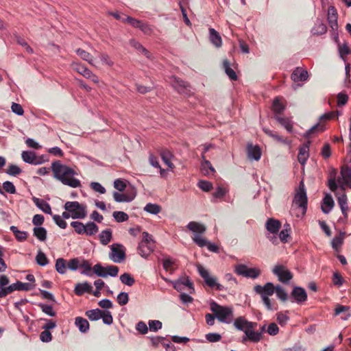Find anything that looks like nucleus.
<instances>
[{
	"label": "nucleus",
	"instance_id": "nucleus-44",
	"mask_svg": "<svg viewBox=\"0 0 351 351\" xmlns=\"http://www.w3.org/2000/svg\"><path fill=\"white\" fill-rule=\"evenodd\" d=\"M144 210L153 215H157L161 211V207L156 204L148 203L144 208Z\"/></svg>",
	"mask_w": 351,
	"mask_h": 351
},
{
	"label": "nucleus",
	"instance_id": "nucleus-16",
	"mask_svg": "<svg viewBox=\"0 0 351 351\" xmlns=\"http://www.w3.org/2000/svg\"><path fill=\"white\" fill-rule=\"evenodd\" d=\"M192 239L194 241V243H196L200 247L206 246L208 250H210V252H218V247L216 245L208 242L206 240V239L204 238L203 236L197 235L195 236V237H192Z\"/></svg>",
	"mask_w": 351,
	"mask_h": 351
},
{
	"label": "nucleus",
	"instance_id": "nucleus-24",
	"mask_svg": "<svg viewBox=\"0 0 351 351\" xmlns=\"http://www.w3.org/2000/svg\"><path fill=\"white\" fill-rule=\"evenodd\" d=\"M93 291V287L90 284L87 282L83 283H77L74 289V292L77 295H82L85 292L91 293Z\"/></svg>",
	"mask_w": 351,
	"mask_h": 351
},
{
	"label": "nucleus",
	"instance_id": "nucleus-21",
	"mask_svg": "<svg viewBox=\"0 0 351 351\" xmlns=\"http://www.w3.org/2000/svg\"><path fill=\"white\" fill-rule=\"evenodd\" d=\"M136 193L134 192L125 193H113V198L117 202H130L134 199Z\"/></svg>",
	"mask_w": 351,
	"mask_h": 351
},
{
	"label": "nucleus",
	"instance_id": "nucleus-56",
	"mask_svg": "<svg viewBox=\"0 0 351 351\" xmlns=\"http://www.w3.org/2000/svg\"><path fill=\"white\" fill-rule=\"evenodd\" d=\"M112 216L117 222H123L128 219V215L123 211H114Z\"/></svg>",
	"mask_w": 351,
	"mask_h": 351
},
{
	"label": "nucleus",
	"instance_id": "nucleus-10",
	"mask_svg": "<svg viewBox=\"0 0 351 351\" xmlns=\"http://www.w3.org/2000/svg\"><path fill=\"white\" fill-rule=\"evenodd\" d=\"M272 272L278 277V280L284 284H287L293 278L291 272L282 265H275Z\"/></svg>",
	"mask_w": 351,
	"mask_h": 351
},
{
	"label": "nucleus",
	"instance_id": "nucleus-4",
	"mask_svg": "<svg viewBox=\"0 0 351 351\" xmlns=\"http://www.w3.org/2000/svg\"><path fill=\"white\" fill-rule=\"evenodd\" d=\"M210 308L220 322L230 324L232 322L234 314L232 306H221L213 301L210 304Z\"/></svg>",
	"mask_w": 351,
	"mask_h": 351
},
{
	"label": "nucleus",
	"instance_id": "nucleus-1",
	"mask_svg": "<svg viewBox=\"0 0 351 351\" xmlns=\"http://www.w3.org/2000/svg\"><path fill=\"white\" fill-rule=\"evenodd\" d=\"M254 290L257 294L261 295L264 305L269 311H275L276 309L269 298L274 292H276V296L282 302H285L288 299V294L285 289L280 285L275 287L271 282H267L264 286L256 285L254 287Z\"/></svg>",
	"mask_w": 351,
	"mask_h": 351
},
{
	"label": "nucleus",
	"instance_id": "nucleus-23",
	"mask_svg": "<svg viewBox=\"0 0 351 351\" xmlns=\"http://www.w3.org/2000/svg\"><path fill=\"white\" fill-rule=\"evenodd\" d=\"M310 143V141H307L302 147H300L299 149L298 160L302 165H304L306 163V160L309 156L308 152Z\"/></svg>",
	"mask_w": 351,
	"mask_h": 351
},
{
	"label": "nucleus",
	"instance_id": "nucleus-5",
	"mask_svg": "<svg viewBox=\"0 0 351 351\" xmlns=\"http://www.w3.org/2000/svg\"><path fill=\"white\" fill-rule=\"evenodd\" d=\"M64 208L70 212L73 219H84L87 215L86 206L78 202H66Z\"/></svg>",
	"mask_w": 351,
	"mask_h": 351
},
{
	"label": "nucleus",
	"instance_id": "nucleus-17",
	"mask_svg": "<svg viewBox=\"0 0 351 351\" xmlns=\"http://www.w3.org/2000/svg\"><path fill=\"white\" fill-rule=\"evenodd\" d=\"M23 160L28 164L38 165L43 162L41 158H37L35 153L31 151H23L21 154Z\"/></svg>",
	"mask_w": 351,
	"mask_h": 351
},
{
	"label": "nucleus",
	"instance_id": "nucleus-34",
	"mask_svg": "<svg viewBox=\"0 0 351 351\" xmlns=\"http://www.w3.org/2000/svg\"><path fill=\"white\" fill-rule=\"evenodd\" d=\"M75 325L78 327L79 330L82 332H86L89 329V323L88 322L81 317H77L75 318Z\"/></svg>",
	"mask_w": 351,
	"mask_h": 351
},
{
	"label": "nucleus",
	"instance_id": "nucleus-2",
	"mask_svg": "<svg viewBox=\"0 0 351 351\" xmlns=\"http://www.w3.org/2000/svg\"><path fill=\"white\" fill-rule=\"evenodd\" d=\"M51 170L53 177L60 180L63 184L76 188L80 186V181L73 176L76 172L72 168L62 165L60 161H55L51 164Z\"/></svg>",
	"mask_w": 351,
	"mask_h": 351
},
{
	"label": "nucleus",
	"instance_id": "nucleus-48",
	"mask_svg": "<svg viewBox=\"0 0 351 351\" xmlns=\"http://www.w3.org/2000/svg\"><path fill=\"white\" fill-rule=\"evenodd\" d=\"M36 261L37 264L40 266H45L49 263V260L45 254L40 250L38 252V254L36 256Z\"/></svg>",
	"mask_w": 351,
	"mask_h": 351
},
{
	"label": "nucleus",
	"instance_id": "nucleus-45",
	"mask_svg": "<svg viewBox=\"0 0 351 351\" xmlns=\"http://www.w3.org/2000/svg\"><path fill=\"white\" fill-rule=\"evenodd\" d=\"M350 307L347 306H341V305H337L335 310V313L336 315H338L342 313H345V315L343 316L341 318L343 319L346 320L348 317H350V313H349Z\"/></svg>",
	"mask_w": 351,
	"mask_h": 351
},
{
	"label": "nucleus",
	"instance_id": "nucleus-27",
	"mask_svg": "<svg viewBox=\"0 0 351 351\" xmlns=\"http://www.w3.org/2000/svg\"><path fill=\"white\" fill-rule=\"evenodd\" d=\"M308 77V72L300 68H297L291 74V79L294 82L305 81Z\"/></svg>",
	"mask_w": 351,
	"mask_h": 351
},
{
	"label": "nucleus",
	"instance_id": "nucleus-40",
	"mask_svg": "<svg viewBox=\"0 0 351 351\" xmlns=\"http://www.w3.org/2000/svg\"><path fill=\"white\" fill-rule=\"evenodd\" d=\"M66 269H67L66 261L62 258H58L56 262V271L60 274H64L66 273Z\"/></svg>",
	"mask_w": 351,
	"mask_h": 351
},
{
	"label": "nucleus",
	"instance_id": "nucleus-63",
	"mask_svg": "<svg viewBox=\"0 0 351 351\" xmlns=\"http://www.w3.org/2000/svg\"><path fill=\"white\" fill-rule=\"evenodd\" d=\"M105 324L110 325L113 322V318L110 311H102V317H101Z\"/></svg>",
	"mask_w": 351,
	"mask_h": 351
},
{
	"label": "nucleus",
	"instance_id": "nucleus-6",
	"mask_svg": "<svg viewBox=\"0 0 351 351\" xmlns=\"http://www.w3.org/2000/svg\"><path fill=\"white\" fill-rule=\"evenodd\" d=\"M154 249V242L152 237L147 232H143V239L139 243L138 251L139 254L144 258H147Z\"/></svg>",
	"mask_w": 351,
	"mask_h": 351
},
{
	"label": "nucleus",
	"instance_id": "nucleus-52",
	"mask_svg": "<svg viewBox=\"0 0 351 351\" xmlns=\"http://www.w3.org/2000/svg\"><path fill=\"white\" fill-rule=\"evenodd\" d=\"M326 26L322 23H319L312 29V33L315 35H322L326 33Z\"/></svg>",
	"mask_w": 351,
	"mask_h": 351
},
{
	"label": "nucleus",
	"instance_id": "nucleus-43",
	"mask_svg": "<svg viewBox=\"0 0 351 351\" xmlns=\"http://www.w3.org/2000/svg\"><path fill=\"white\" fill-rule=\"evenodd\" d=\"M34 235L40 241H44L47 238V230L43 227H35L33 230Z\"/></svg>",
	"mask_w": 351,
	"mask_h": 351
},
{
	"label": "nucleus",
	"instance_id": "nucleus-42",
	"mask_svg": "<svg viewBox=\"0 0 351 351\" xmlns=\"http://www.w3.org/2000/svg\"><path fill=\"white\" fill-rule=\"evenodd\" d=\"M76 53L84 60L87 61L89 64L93 66H95L93 63V58L92 55L82 49H77L76 50Z\"/></svg>",
	"mask_w": 351,
	"mask_h": 351
},
{
	"label": "nucleus",
	"instance_id": "nucleus-13",
	"mask_svg": "<svg viewBox=\"0 0 351 351\" xmlns=\"http://www.w3.org/2000/svg\"><path fill=\"white\" fill-rule=\"evenodd\" d=\"M72 67L78 73L81 74L84 77L90 80L95 84L99 83L98 77L96 75H95L90 70L86 68L85 66L80 63L73 62L72 64Z\"/></svg>",
	"mask_w": 351,
	"mask_h": 351
},
{
	"label": "nucleus",
	"instance_id": "nucleus-55",
	"mask_svg": "<svg viewBox=\"0 0 351 351\" xmlns=\"http://www.w3.org/2000/svg\"><path fill=\"white\" fill-rule=\"evenodd\" d=\"M71 226L75 229V231L79 234H84V232H86L85 225H84L80 221H72L71 223Z\"/></svg>",
	"mask_w": 351,
	"mask_h": 351
},
{
	"label": "nucleus",
	"instance_id": "nucleus-9",
	"mask_svg": "<svg viewBox=\"0 0 351 351\" xmlns=\"http://www.w3.org/2000/svg\"><path fill=\"white\" fill-rule=\"evenodd\" d=\"M109 258L114 262L120 263L125 259V249L120 243H113L110 245Z\"/></svg>",
	"mask_w": 351,
	"mask_h": 351
},
{
	"label": "nucleus",
	"instance_id": "nucleus-29",
	"mask_svg": "<svg viewBox=\"0 0 351 351\" xmlns=\"http://www.w3.org/2000/svg\"><path fill=\"white\" fill-rule=\"evenodd\" d=\"M210 40L216 47H220L222 45L221 37L219 34L213 28L209 29Z\"/></svg>",
	"mask_w": 351,
	"mask_h": 351
},
{
	"label": "nucleus",
	"instance_id": "nucleus-57",
	"mask_svg": "<svg viewBox=\"0 0 351 351\" xmlns=\"http://www.w3.org/2000/svg\"><path fill=\"white\" fill-rule=\"evenodd\" d=\"M122 22L123 23H128L130 25H131L132 27L138 28L142 21L136 19L134 18H132L131 16H127L125 19H122Z\"/></svg>",
	"mask_w": 351,
	"mask_h": 351
},
{
	"label": "nucleus",
	"instance_id": "nucleus-26",
	"mask_svg": "<svg viewBox=\"0 0 351 351\" xmlns=\"http://www.w3.org/2000/svg\"><path fill=\"white\" fill-rule=\"evenodd\" d=\"M337 202L338 204L339 205L341 213L343 215L344 217L347 218L348 210V198L344 193L337 196Z\"/></svg>",
	"mask_w": 351,
	"mask_h": 351
},
{
	"label": "nucleus",
	"instance_id": "nucleus-19",
	"mask_svg": "<svg viewBox=\"0 0 351 351\" xmlns=\"http://www.w3.org/2000/svg\"><path fill=\"white\" fill-rule=\"evenodd\" d=\"M291 295L298 303L304 302L307 299V294L306 291L300 287H295L293 288L291 292Z\"/></svg>",
	"mask_w": 351,
	"mask_h": 351
},
{
	"label": "nucleus",
	"instance_id": "nucleus-20",
	"mask_svg": "<svg viewBox=\"0 0 351 351\" xmlns=\"http://www.w3.org/2000/svg\"><path fill=\"white\" fill-rule=\"evenodd\" d=\"M281 227L280 221L270 218L265 223V228L269 234H276L278 232Z\"/></svg>",
	"mask_w": 351,
	"mask_h": 351
},
{
	"label": "nucleus",
	"instance_id": "nucleus-32",
	"mask_svg": "<svg viewBox=\"0 0 351 351\" xmlns=\"http://www.w3.org/2000/svg\"><path fill=\"white\" fill-rule=\"evenodd\" d=\"M264 132L268 135L269 136L274 138L275 141L282 143L283 144H289L290 142L288 141L287 138H285L282 136H280L278 133L268 129V128H263Z\"/></svg>",
	"mask_w": 351,
	"mask_h": 351
},
{
	"label": "nucleus",
	"instance_id": "nucleus-33",
	"mask_svg": "<svg viewBox=\"0 0 351 351\" xmlns=\"http://www.w3.org/2000/svg\"><path fill=\"white\" fill-rule=\"evenodd\" d=\"M160 156L163 162L171 169L174 167L173 164L171 162V158L173 157L172 154L167 149H161L160 152Z\"/></svg>",
	"mask_w": 351,
	"mask_h": 351
},
{
	"label": "nucleus",
	"instance_id": "nucleus-35",
	"mask_svg": "<svg viewBox=\"0 0 351 351\" xmlns=\"http://www.w3.org/2000/svg\"><path fill=\"white\" fill-rule=\"evenodd\" d=\"M275 119L282 125L289 132H292L293 125L291 121L285 117H281L278 114H276L274 117Z\"/></svg>",
	"mask_w": 351,
	"mask_h": 351
},
{
	"label": "nucleus",
	"instance_id": "nucleus-51",
	"mask_svg": "<svg viewBox=\"0 0 351 351\" xmlns=\"http://www.w3.org/2000/svg\"><path fill=\"white\" fill-rule=\"evenodd\" d=\"M84 269V271H82V274L86 275L88 276H91V264L86 260H82L80 263V267Z\"/></svg>",
	"mask_w": 351,
	"mask_h": 351
},
{
	"label": "nucleus",
	"instance_id": "nucleus-37",
	"mask_svg": "<svg viewBox=\"0 0 351 351\" xmlns=\"http://www.w3.org/2000/svg\"><path fill=\"white\" fill-rule=\"evenodd\" d=\"M99 237L101 243L106 245L109 243L112 239V230L110 229L103 230L101 232Z\"/></svg>",
	"mask_w": 351,
	"mask_h": 351
},
{
	"label": "nucleus",
	"instance_id": "nucleus-22",
	"mask_svg": "<svg viewBox=\"0 0 351 351\" xmlns=\"http://www.w3.org/2000/svg\"><path fill=\"white\" fill-rule=\"evenodd\" d=\"M247 156L250 159L259 160L261 157V151L258 145L248 143L247 145Z\"/></svg>",
	"mask_w": 351,
	"mask_h": 351
},
{
	"label": "nucleus",
	"instance_id": "nucleus-8",
	"mask_svg": "<svg viewBox=\"0 0 351 351\" xmlns=\"http://www.w3.org/2000/svg\"><path fill=\"white\" fill-rule=\"evenodd\" d=\"M34 287V285L30 283H25L21 281H17L6 288L0 289V298H4L8 294L11 293L14 291H29Z\"/></svg>",
	"mask_w": 351,
	"mask_h": 351
},
{
	"label": "nucleus",
	"instance_id": "nucleus-28",
	"mask_svg": "<svg viewBox=\"0 0 351 351\" xmlns=\"http://www.w3.org/2000/svg\"><path fill=\"white\" fill-rule=\"evenodd\" d=\"M334 201L330 195H326L323 199V204L322 205V212L328 214L330 212L334 206Z\"/></svg>",
	"mask_w": 351,
	"mask_h": 351
},
{
	"label": "nucleus",
	"instance_id": "nucleus-54",
	"mask_svg": "<svg viewBox=\"0 0 351 351\" xmlns=\"http://www.w3.org/2000/svg\"><path fill=\"white\" fill-rule=\"evenodd\" d=\"M38 306L41 308L42 311L45 314L54 317L56 315V313L53 311V308L50 305L45 304L43 303H40Z\"/></svg>",
	"mask_w": 351,
	"mask_h": 351
},
{
	"label": "nucleus",
	"instance_id": "nucleus-36",
	"mask_svg": "<svg viewBox=\"0 0 351 351\" xmlns=\"http://www.w3.org/2000/svg\"><path fill=\"white\" fill-rule=\"evenodd\" d=\"M130 45L138 51L140 53L145 55L147 58H150V53L149 51L145 49L140 43L136 41V40H131L130 41Z\"/></svg>",
	"mask_w": 351,
	"mask_h": 351
},
{
	"label": "nucleus",
	"instance_id": "nucleus-64",
	"mask_svg": "<svg viewBox=\"0 0 351 351\" xmlns=\"http://www.w3.org/2000/svg\"><path fill=\"white\" fill-rule=\"evenodd\" d=\"M3 188L6 192L10 194H14L16 193V188L14 185L10 181L4 182L3 184Z\"/></svg>",
	"mask_w": 351,
	"mask_h": 351
},
{
	"label": "nucleus",
	"instance_id": "nucleus-39",
	"mask_svg": "<svg viewBox=\"0 0 351 351\" xmlns=\"http://www.w3.org/2000/svg\"><path fill=\"white\" fill-rule=\"evenodd\" d=\"M10 230L12 232V233L14 234L16 239L19 241H23L26 240L27 237V232L25 231H21L18 230L17 227L14 226H12L10 228Z\"/></svg>",
	"mask_w": 351,
	"mask_h": 351
},
{
	"label": "nucleus",
	"instance_id": "nucleus-58",
	"mask_svg": "<svg viewBox=\"0 0 351 351\" xmlns=\"http://www.w3.org/2000/svg\"><path fill=\"white\" fill-rule=\"evenodd\" d=\"M149 330L152 332H156L162 328V322L159 320H149L148 322Z\"/></svg>",
	"mask_w": 351,
	"mask_h": 351
},
{
	"label": "nucleus",
	"instance_id": "nucleus-60",
	"mask_svg": "<svg viewBox=\"0 0 351 351\" xmlns=\"http://www.w3.org/2000/svg\"><path fill=\"white\" fill-rule=\"evenodd\" d=\"M6 173L10 176H16L21 173V169L15 165H10L8 167Z\"/></svg>",
	"mask_w": 351,
	"mask_h": 351
},
{
	"label": "nucleus",
	"instance_id": "nucleus-15",
	"mask_svg": "<svg viewBox=\"0 0 351 351\" xmlns=\"http://www.w3.org/2000/svg\"><path fill=\"white\" fill-rule=\"evenodd\" d=\"M173 88L180 94L190 95L191 89L188 84L178 78L174 77L171 82Z\"/></svg>",
	"mask_w": 351,
	"mask_h": 351
},
{
	"label": "nucleus",
	"instance_id": "nucleus-61",
	"mask_svg": "<svg viewBox=\"0 0 351 351\" xmlns=\"http://www.w3.org/2000/svg\"><path fill=\"white\" fill-rule=\"evenodd\" d=\"M197 186L202 191H206V192L210 191L213 188V184H211V182H210L208 181H206V180H200L198 182Z\"/></svg>",
	"mask_w": 351,
	"mask_h": 351
},
{
	"label": "nucleus",
	"instance_id": "nucleus-14",
	"mask_svg": "<svg viewBox=\"0 0 351 351\" xmlns=\"http://www.w3.org/2000/svg\"><path fill=\"white\" fill-rule=\"evenodd\" d=\"M257 325L256 322H249L243 317H239L234 322V327L237 330L243 331L244 332L246 331V329L247 330L249 328H256Z\"/></svg>",
	"mask_w": 351,
	"mask_h": 351
},
{
	"label": "nucleus",
	"instance_id": "nucleus-7",
	"mask_svg": "<svg viewBox=\"0 0 351 351\" xmlns=\"http://www.w3.org/2000/svg\"><path fill=\"white\" fill-rule=\"evenodd\" d=\"M197 269L200 276L204 279L205 283L210 287H215L218 291L225 290L224 287L217 283V278L210 275L208 271L200 264L197 265Z\"/></svg>",
	"mask_w": 351,
	"mask_h": 351
},
{
	"label": "nucleus",
	"instance_id": "nucleus-50",
	"mask_svg": "<svg viewBox=\"0 0 351 351\" xmlns=\"http://www.w3.org/2000/svg\"><path fill=\"white\" fill-rule=\"evenodd\" d=\"M93 272L99 277L106 278L108 274L106 271V268L102 267L99 263L96 264L93 267Z\"/></svg>",
	"mask_w": 351,
	"mask_h": 351
},
{
	"label": "nucleus",
	"instance_id": "nucleus-18",
	"mask_svg": "<svg viewBox=\"0 0 351 351\" xmlns=\"http://www.w3.org/2000/svg\"><path fill=\"white\" fill-rule=\"evenodd\" d=\"M186 228L194 233L193 237H195V236H202L206 231V227L200 223L196 221H191L189 222Z\"/></svg>",
	"mask_w": 351,
	"mask_h": 351
},
{
	"label": "nucleus",
	"instance_id": "nucleus-12",
	"mask_svg": "<svg viewBox=\"0 0 351 351\" xmlns=\"http://www.w3.org/2000/svg\"><path fill=\"white\" fill-rule=\"evenodd\" d=\"M235 272L240 276L255 279L261 274V271L257 268H248L245 265L239 264L235 267Z\"/></svg>",
	"mask_w": 351,
	"mask_h": 351
},
{
	"label": "nucleus",
	"instance_id": "nucleus-30",
	"mask_svg": "<svg viewBox=\"0 0 351 351\" xmlns=\"http://www.w3.org/2000/svg\"><path fill=\"white\" fill-rule=\"evenodd\" d=\"M255 328H249L245 331V335L247 336L248 340L252 342H258L261 339V332L254 331Z\"/></svg>",
	"mask_w": 351,
	"mask_h": 351
},
{
	"label": "nucleus",
	"instance_id": "nucleus-38",
	"mask_svg": "<svg viewBox=\"0 0 351 351\" xmlns=\"http://www.w3.org/2000/svg\"><path fill=\"white\" fill-rule=\"evenodd\" d=\"M223 67L224 69V71L227 75L229 77V78L231 80H237V75L235 73V71L230 67V62L228 60H225L223 62Z\"/></svg>",
	"mask_w": 351,
	"mask_h": 351
},
{
	"label": "nucleus",
	"instance_id": "nucleus-41",
	"mask_svg": "<svg viewBox=\"0 0 351 351\" xmlns=\"http://www.w3.org/2000/svg\"><path fill=\"white\" fill-rule=\"evenodd\" d=\"M102 311L99 308L93 309L90 311H87L86 312V315L88 317L91 321H96L101 319L102 317Z\"/></svg>",
	"mask_w": 351,
	"mask_h": 351
},
{
	"label": "nucleus",
	"instance_id": "nucleus-25",
	"mask_svg": "<svg viewBox=\"0 0 351 351\" xmlns=\"http://www.w3.org/2000/svg\"><path fill=\"white\" fill-rule=\"evenodd\" d=\"M32 200L36 206L43 212L47 214H51V206L46 201L36 197H33Z\"/></svg>",
	"mask_w": 351,
	"mask_h": 351
},
{
	"label": "nucleus",
	"instance_id": "nucleus-46",
	"mask_svg": "<svg viewBox=\"0 0 351 351\" xmlns=\"http://www.w3.org/2000/svg\"><path fill=\"white\" fill-rule=\"evenodd\" d=\"M84 234L88 236H92L98 232V226L94 222H88L85 225Z\"/></svg>",
	"mask_w": 351,
	"mask_h": 351
},
{
	"label": "nucleus",
	"instance_id": "nucleus-49",
	"mask_svg": "<svg viewBox=\"0 0 351 351\" xmlns=\"http://www.w3.org/2000/svg\"><path fill=\"white\" fill-rule=\"evenodd\" d=\"M272 108L276 114L281 113L285 110V106L278 97L274 100Z\"/></svg>",
	"mask_w": 351,
	"mask_h": 351
},
{
	"label": "nucleus",
	"instance_id": "nucleus-11",
	"mask_svg": "<svg viewBox=\"0 0 351 351\" xmlns=\"http://www.w3.org/2000/svg\"><path fill=\"white\" fill-rule=\"evenodd\" d=\"M337 182L340 184L341 191H344L346 186L351 189V167L348 165L341 167V177L338 178Z\"/></svg>",
	"mask_w": 351,
	"mask_h": 351
},
{
	"label": "nucleus",
	"instance_id": "nucleus-62",
	"mask_svg": "<svg viewBox=\"0 0 351 351\" xmlns=\"http://www.w3.org/2000/svg\"><path fill=\"white\" fill-rule=\"evenodd\" d=\"M80 263L81 261L78 258H73L67 263V268L75 271L80 267Z\"/></svg>",
	"mask_w": 351,
	"mask_h": 351
},
{
	"label": "nucleus",
	"instance_id": "nucleus-31",
	"mask_svg": "<svg viewBox=\"0 0 351 351\" xmlns=\"http://www.w3.org/2000/svg\"><path fill=\"white\" fill-rule=\"evenodd\" d=\"M201 171L203 174L208 176L210 175H214L215 173V168L213 167L210 162L208 160H204V161L202 162Z\"/></svg>",
	"mask_w": 351,
	"mask_h": 351
},
{
	"label": "nucleus",
	"instance_id": "nucleus-3",
	"mask_svg": "<svg viewBox=\"0 0 351 351\" xmlns=\"http://www.w3.org/2000/svg\"><path fill=\"white\" fill-rule=\"evenodd\" d=\"M306 209L307 195L304 184L301 181L296 191L291 212L297 217H300L305 215Z\"/></svg>",
	"mask_w": 351,
	"mask_h": 351
},
{
	"label": "nucleus",
	"instance_id": "nucleus-47",
	"mask_svg": "<svg viewBox=\"0 0 351 351\" xmlns=\"http://www.w3.org/2000/svg\"><path fill=\"white\" fill-rule=\"evenodd\" d=\"M120 280L123 284L130 287L132 286L135 282L134 278L128 273L122 274L120 276Z\"/></svg>",
	"mask_w": 351,
	"mask_h": 351
},
{
	"label": "nucleus",
	"instance_id": "nucleus-59",
	"mask_svg": "<svg viewBox=\"0 0 351 351\" xmlns=\"http://www.w3.org/2000/svg\"><path fill=\"white\" fill-rule=\"evenodd\" d=\"M117 302L121 305L123 306L125 305L129 300V296L128 294L125 292H121L120 293L117 298Z\"/></svg>",
	"mask_w": 351,
	"mask_h": 351
},
{
	"label": "nucleus",
	"instance_id": "nucleus-53",
	"mask_svg": "<svg viewBox=\"0 0 351 351\" xmlns=\"http://www.w3.org/2000/svg\"><path fill=\"white\" fill-rule=\"evenodd\" d=\"M325 130L324 125L321 123H317L312 128H311L306 133L304 136L306 138H309L311 134H314L315 132H322Z\"/></svg>",
	"mask_w": 351,
	"mask_h": 351
}]
</instances>
